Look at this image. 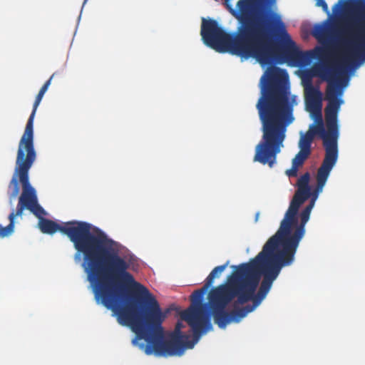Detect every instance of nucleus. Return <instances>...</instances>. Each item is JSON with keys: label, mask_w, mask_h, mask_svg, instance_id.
I'll use <instances>...</instances> for the list:
<instances>
[{"label": "nucleus", "mask_w": 365, "mask_h": 365, "mask_svg": "<svg viewBox=\"0 0 365 365\" xmlns=\"http://www.w3.org/2000/svg\"><path fill=\"white\" fill-rule=\"evenodd\" d=\"M232 55L253 58L262 66L276 62L297 66L306 63L312 51L299 50L281 14L273 10Z\"/></svg>", "instance_id": "39448f33"}, {"label": "nucleus", "mask_w": 365, "mask_h": 365, "mask_svg": "<svg viewBox=\"0 0 365 365\" xmlns=\"http://www.w3.org/2000/svg\"><path fill=\"white\" fill-rule=\"evenodd\" d=\"M53 75L51 76V78L45 82V83L43 85V86L41 88L39 93H41L44 96L45 93L47 91L49 86L51 85V82L52 80Z\"/></svg>", "instance_id": "412c9836"}, {"label": "nucleus", "mask_w": 365, "mask_h": 365, "mask_svg": "<svg viewBox=\"0 0 365 365\" xmlns=\"http://www.w3.org/2000/svg\"><path fill=\"white\" fill-rule=\"evenodd\" d=\"M322 190V189H318V181L317 180V188L313 197L299 215L300 222L297 218V222L289 229L288 234L283 232L279 235V237L267 250L266 255L263 257L264 260L280 270L293 263L299 242L304 236L305 225L309 219L315 198L317 197L318 192Z\"/></svg>", "instance_id": "1a4fd4ad"}, {"label": "nucleus", "mask_w": 365, "mask_h": 365, "mask_svg": "<svg viewBox=\"0 0 365 365\" xmlns=\"http://www.w3.org/2000/svg\"><path fill=\"white\" fill-rule=\"evenodd\" d=\"M259 216V213L257 212L255 215V222H257L258 220Z\"/></svg>", "instance_id": "5701e85b"}, {"label": "nucleus", "mask_w": 365, "mask_h": 365, "mask_svg": "<svg viewBox=\"0 0 365 365\" xmlns=\"http://www.w3.org/2000/svg\"><path fill=\"white\" fill-rule=\"evenodd\" d=\"M32 166L16 162L14 172L9 185L8 195L9 203L19 194V182L22 185V192L19 198L16 212L13 211L9 215V224L6 227L0 225V238H4L11 235L14 230V220L21 216L25 209L31 211L35 216L42 213L41 206L38 203L36 192L29 182V172Z\"/></svg>", "instance_id": "9d476101"}, {"label": "nucleus", "mask_w": 365, "mask_h": 365, "mask_svg": "<svg viewBox=\"0 0 365 365\" xmlns=\"http://www.w3.org/2000/svg\"><path fill=\"white\" fill-rule=\"evenodd\" d=\"M126 261L96 301L113 312L118 323L129 327L135 334L133 339L147 355L181 356L186 349L197 343L181 331L183 324L178 322L166 339L162 324L172 310L162 311L155 297L148 288L136 282L128 272Z\"/></svg>", "instance_id": "f257e3e1"}, {"label": "nucleus", "mask_w": 365, "mask_h": 365, "mask_svg": "<svg viewBox=\"0 0 365 365\" xmlns=\"http://www.w3.org/2000/svg\"><path fill=\"white\" fill-rule=\"evenodd\" d=\"M88 0H84V3H86Z\"/></svg>", "instance_id": "b1692460"}, {"label": "nucleus", "mask_w": 365, "mask_h": 365, "mask_svg": "<svg viewBox=\"0 0 365 365\" xmlns=\"http://www.w3.org/2000/svg\"><path fill=\"white\" fill-rule=\"evenodd\" d=\"M227 284L211 289L209 303L215 323L221 329L238 322L265 298L281 270L257 255L250 262L232 266Z\"/></svg>", "instance_id": "f03ea898"}, {"label": "nucleus", "mask_w": 365, "mask_h": 365, "mask_svg": "<svg viewBox=\"0 0 365 365\" xmlns=\"http://www.w3.org/2000/svg\"><path fill=\"white\" fill-rule=\"evenodd\" d=\"M309 179L310 175L309 173H304L298 179V189L296 192L297 193L310 197V187L309 186Z\"/></svg>", "instance_id": "dca6fc26"}, {"label": "nucleus", "mask_w": 365, "mask_h": 365, "mask_svg": "<svg viewBox=\"0 0 365 365\" xmlns=\"http://www.w3.org/2000/svg\"><path fill=\"white\" fill-rule=\"evenodd\" d=\"M277 0H239L237 9L225 0L228 11L237 20V30L226 32L214 19H202L200 35L204 43L219 53L232 54L274 10Z\"/></svg>", "instance_id": "423d86ee"}, {"label": "nucleus", "mask_w": 365, "mask_h": 365, "mask_svg": "<svg viewBox=\"0 0 365 365\" xmlns=\"http://www.w3.org/2000/svg\"><path fill=\"white\" fill-rule=\"evenodd\" d=\"M43 97L41 93L37 94L33 105L32 112L28 119L24 134L18 147L16 162L33 165L36 158V153L34 143V120L36 110Z\"/></svg>", "instance_id": "4468645a"}, {"label": "nucleus", "mask_w": 365, "mask_h": 365, "mask_svg": "<svg viewBox=\"0 0 365 365\" xmlns=\"http://www.w3.org/2000/svg\"><path fill=\"white\" fill-rule=\"evenodd\" d=\"M209 288H205V284L200 289L195 290L191 294L192 305L180 314V317L192 328L196 341H198L202 334L212 329L210 322V314L205 304H202L204 294Z\"/></svg>", "instance_id": "ddd939ff"}, {"label": "nucleus", "mask_w": 365, "mask_h": 365, "mask_svg": "<svg viewBox=\"0 0 365 365\" xmlns=\"http://www.w3.org/2000/svg\"><path fill=\"white\" fill-rule=\"evenodd\" d=\"M311 153L300 150L292 160V164L300 168L309 158Z\"/></svg>", "instance_id": "6ab92c4d"}, {"label": "nucleus", "mask_w": 365, "mask_h": 365, "mask_svg": "<svg viewBox=\"0 0 365 365\" xmlns=\"http://www.w3.org/2000/svg\"><path fill=\"white\" fill-rule=\"evenodd\" d=\"M229 264V261L225 264L215 267L205 279V288H210L216 277H218Z\"/></svg>", "instance_id": "f3484780"}, {"label": "nucleus", "mask_w": 365, "mask_h": 365, "mask_svg": "<svg viewBox=\"0 0 365 365\" xmlns=\"http://www.w3.org/2000/svg\"><path fill=\"white\" fill-rule=\"evenodd\" d=\"M53 75L51 76V78L45 82V83L43 85V86L41 88L39 93H41L44 96L45 93L47 91L49 86L51 85V82L52 80Z\"/></svg>", "instance_id": "4be33fe9"}, {"label": "nucleus", "mask_w": 365, "mask_h": 365, "mask_svg": "<svg viewBox=\"0 0 365 365\" xmlns=\"http://www.w3.org/2000/svg\"><path fill=\"white\" fill-rule=\"evenodd\" d=\"M316 53L319 63L314 71L327 83L325 98L328 102L341 103L339 96L342 95V46L319 47Z\"/></svg>", "instance_id": "9b49d317"}, {"label": "nucleus", "mask_w": 365, "mask_h": 365, "mask_svg": "<svg viewBox=\"0 0 365 365\" xmlns=\"http://www.w3.org/2000/svg\"><path fill=\"white\" fill-rule=\"evenodd\" d=\"M309 197H307L306 195L295 192L290 202L289 208L284 215V217L280 223L279 228L264 244L262 251L258 254L259 257H264L269 246L279 237V235H282L283 232L288 234L289 229L297 222V215L301 205Z\"/></svg>", "instance_id": "2eb2a0df"}, {"label": "nucleus", "mask_w": 365, "mask_h": 365, "mask_svg": "<svg viewBox=\"0 0 365 365\" xmlns=\"http://www.w3.org/2000/svg\"><path fill=\"white\" fill-rule=\"evenodd\" d=\"M365 62V0H344V90Z\"/></svg>", "instance_id": "6e6552de"}, {"label": "nucleus", "mask_w": 365, "mask_h": 365, "mask_svg": "<svg viewBox=\"0 0 365 365\" xmlns=\"http://www.w3.org/2000/svg\"><path fill=\"white\" fill-rule=\"evenodd\" d=\"M261 96L256 108L262 123V140L255 148L254 161L270 168L284 147L287 127L293 123L295 96L290 98L286 71L270 68L260 79Z\"/></svg>", "instance_id": "20e7f679"}, {"label": "nucleus", "mask_w": 365, "mask_h": 365, "mask_svg": "<svg viewBox=\"0 0 365 365\" xmlns=\"http://www.w3.org/2000/svg\"><path fill=\"white\" fill-rule=\"evenodd\" d=\"M304 98L307 110L314 118L316 125L313 132L319 135L324 142L326 149L325 158L317 171L318 189L324 186L329 173L337 160L336 142L334 135L337 132V113L340 104L328 102L325 108V130L322 118V93L318 86L309 81L304 86Z\"/></svg>", "instance_id": "0eeeda50"}, {"label": "nucleus", "mask_w": 365, "mask_h": 365, "mask_svg": "<svg viewBox=\"0 0 365 365\" xmlns=\"http://www.w3.org/2000/svg\"><path fill=\"white\" fill-rule=\"evenodd\" d=\"M316 6H321L327 14V19L314 24L312 34L322 45L321 47L342 46V0H338L330 13L324 0H316Z\"/></svg>", "instance_id": "f8f14e48"}, {"label": "nucleus", "mask_w": 365, "mask_h": 365, "mask_svg": "<svg viewBox=\"0 0 365 365\" xmlns=\"http://www.w3.org/2000/svg\"><path fill=\"white\" fill-rule=\"evenodd\" d=\"M299 167L292 164V168L286 171V174L289 177H296L297 175Z\"/></svg>", "instance_id": "aec40b11"}, {"label": "nucleus", "mask_w": 365, "mask_h": 365, "mask_svg": "<svg viewBox=\"0 0 365 365\" xmlns=\"http://www.w3.org/2000/svg\"><path fill=\"white\" fill-rule=\"evenodd\" d=\"M313 140V133L307 132L301 136L299 143L300 150L311 153V144Z\"/></svg>", "instance_id": "a211bd4d"}, {"label": "nucleus", "mask_w": 365, "mask_h": 365, "mask_svg": "<svg viewBox=\"0 0 365 365\" xmlns=\"http://www.w3.org/2000/svg\"><path fill=\"white\" fill-rule=\"evenodd\" d=\"M41 210L42 213L36 216L41 231L48 235L60 232L83 255V266L97 300L126 262L118 253V243L98 227L92 233L88 222L72 220L59 225L43 217L46 213L42 207Z\"/></svg>", "instance_id": "7ed1b4c3"}]
</instances>
